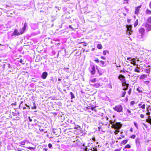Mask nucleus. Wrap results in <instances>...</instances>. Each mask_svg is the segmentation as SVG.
<instances>
[{"label":"nucleus","mask_w":151,"mask_h":151,"mask_svg":"<svg viewBox=\"0 0 151 151\" xmlns=\"http://www.w3.org/2000/svg\"><path fill=\"white\" fill-rule=\"evenodd\" d=\"M123 108L122 106L120 104L115 106L113 108V109L114 111L119 113L122 112Z\"/></svg>","instance_id":"1"},{"label":"nucleus","mask_w":151,"mask_h":151,"mask_svg":"<svg viewBox=\"0 0 151 151\" xmlns=\"http://www.w3.org/2000/svg\"><path fill=\"white\" fill-rule=\"evenodd\" d=\"M122 125L119 122H116L113 125H112L111 127L112 128L114 129H120Z\"/></svg>","instance_id":"2"},{"label":"nucleus","mask_w":151,"mask_h":151,"mask_svg":"<svg viewBox=\"0 0 151 151\" xmlns=\"http://www.w3.org/2000/svg\"><path fill=\"white\" fill-rule=\"evenodd\" d=\"M22 34H23V33H21V31L20 30V32H19L18 30L16 29L14 30L13 33L12 34L11 36L12 38H14V36H19Z\"/></svg>","instance_id":"3"},{"label":"nucleus","mask_w":151,"mask_h":151,"mask_svg":"<svg viewBox=\"0 0 151 151\" xmlns=\"http://www.w3.org/2000/svg\"><path fill=\"white\" fill-rule=\"evenodd\" d=\"M127 28V33L128 35H130L132 32V26L130 25H127L126 26Z\"/></svg>","instance_id":"4"},{"label":"nucleus","mask_w":151,"mask_h":151,"mask_svg":"<svg viewBox=\"0 0 151 151\" xmlns=\"http://www.w3.org/2000/svg\"><path fill=\"white\" fill-rule=\"evenodd\" d=\"M27 24L26 22H25L24 24L23 27L22 28L20 29V31H21V33H23L25 32L27 27Z\"/></svg>","instance_id":"5"},{"label":"nucleus","mask_w":151,"mask_h":151,"mask_svg":"<svg viewBox=\"0 0 151 151\" xmlns=\"http://www.w3.org/2000/svg\"><path fill=\"white\" fill-rule=\"evenodd\" d=\"M118 78L123 83H125V76L122 74H120L118 76Z\"/></svg>","instance_id":"6"},{"label":"nucleus","mask_w":151,"mask_h":151,"mask_svg":"<svg viewBox=\"0 0 151 151\" xmlns=\"http://www.w3.org/2000/svg\"><path fill=\"white\" fill-rule=\"evenodd\" d=\"M90 70V72L92 75H94L95 74L96 69L95 66L94 65H93L91 67Z\"/></svg>","instance_id":"7"},{"label":"nucleus","mask_w":151,"mask_h":151,"mask_svg":"<svg viewBox=\"0 0 151 151\" xmlns=\"http://www.w3.org/2000/svg\"><path fill=\"white\" fill-rule=\"evenodd\" d=\"M136 145L137 147H139L140 145V139L139 137H137L135 139Z\"/></svg>","instance_id":"8"},{"label":"nucleus","mask_w":151,"mask_h":151,"mask_svg":"<svg viewBox=\"0 0 151 151\" xmlns=\"http://www.w3.org/2000/svg\"><path fill=\"white\" fill-rule=\"evenodd\" d=\"M48 75V73L46 71L44 72L41 76V77L43 79H45L46 78Z\"/></svg>","instance_id":"9"},{"label":"nucleus","mask_w":151,"mask_h":151,"mask_svg":"<svg viewBox=\"0 0 151 151\" xmlns=\"http://www.w3.org/2000/svg\"><path fill=\"white\" fill-rule=\"evenodd\" d=\"M143 102H141L138 105V106L139 108H142V109H145V104H143Z\"/></svg>","instance_id":"10"},{"label":"nucleus","mask_w":151,"mask_h":151,"mask_svg":"<svg viewBox=\"0 0 151 151\" xmlns=\"http://www.w3.org/2000/svg\"><path fill=\"white\" fill-rule=\"evenodd\" d=\"M90 84L93 86L95 88H99L101 86V84L99 83H97L94 84Z\"/></svg>","instance_id":"11"},{"label":"nucleus","mask_w":151,"mask_h":151,"mask_svg":"<svg viewBox=\"0 0 151 151\" xmlns=\"http://www.w3.org/2000/svg\"><path fill=\"white\" fill-rule=\"evenodd\" d=\"M122 85L123 86H124V87L123 88V90L124 91H126L127 90L128 88V85L126 83H122Z\"/></svg>","instance_id":"12"},{"label":"nucleus","mask_w":151,"mask_h":151,"mask_svg":"<svg viewBox=\"0 0 151 151\" xmlns=\"http://www.w3.org/2000/svg\"><path fill=\"white\" fill-rule=\"evenodd\" d=\"M141 7V6L140 5L136 8L135 10V14H137L139 13L140 9Z\"/></svg>","instance_id":"13"},{"label":"nucleus","mask_w":151,"mask_h":151,"mask_svg":"<svg viewBox=\"0 0 151 151\" xmlns=\"http://www.w3.org/2000/svg\"><path fill=\"white\" fill-rule=\"evenodd\" d=\"M138 38L141 41H143L144 40V35L141 34L140 35H139L138 36Z\"/></svg>","instance_id":"14"},{"label":"nucleus","mask_w":151,"mask_h":151,"mask_svg":"<svg viewBox=\"0 0 151 151\" xmlns=\"http://www.w3.org/2000/svg\"><path fill=\"white\" fill-rule=\"evenodd\" d=\"M145 27L147 30L148 31L151 30V25L148 24H145Z\"/></svg>","instance_id":"15"},{"label":"nucleus","mask_w":151,"mask_h":151,"mask_svg":"<svg viewBox=\"0 0 151 151\" xmlns=\"http://www.w3.org/2000/svg\"><path fill=\"white\" fill-rule=\"evenodd\" d=\"M74 129L77 130L81 131L82 129L81 127L78 125H75Z\"/></svg>","instance_id":"16"},{"label":"nucleus","mask_w":151,"mask_h":151,"mask_svg":"<svg viewBox=\"0 0 151 151\" xmlns=\"http://www.w3.org/2000/svg\"><path fill=\"white\" fill-rule=\"evenodd\" d=\"M145 30L143 28H141L139 30V33L141 35H144Z\"/></svg>","instance_id":"17"},{"label":"nucleus","mask_w":151,"mask_h":151,"mask_svg":"<svg viewBox=\"0 0 151 151\" xmlns=\"http://www.w3.org/2000/svg\"><path fill=\"white\" fill-rule=\"evenodd\" d=\"M131 146L130 145H129V144H127V145H126L123 148V150L124 151H127V150L126 149H127V148L129 149L131 148Z\"/></svg>","instance_id":"18"},{"label":"nucleus","mask_w":151,"mask_h":151,"mask_svg":"<svg viewBox=\"0 0 151 151\" xmlns=\"http://www.w3.org/2000/svg\"><path fill=\"white\" fill-rule=\"evenodd\" d=\"M24 147L26 148L29 150H32L35 151V147Z\"/></svg>","instance_id":"19"},{"label":"nucleus","mask_w":151,"mask_h":151,"mask_svg":"<svg viewBox=\"0 0 151 151\" xmlns=\"http://www.w3.org/2000/svg\"><path fill=\"white\" fill-rule=\"evenodd\" d=\"M128 139H125V140H123L122 141V142H121V144L123 145H125L127 143V142H128Z\"/></svg>","instance_id":"20"},{"label":"nucleus","mask_w":151,"mask_h":151,"mask_svg":"<svg viewBox=\"0 0 151 151\" xmlns=\"http://www.w3.org/2000/svg\"><path fill=\"white\" fill-rule=\"evenodd\" d=\"M96 78H94L93 79H91L89 80V83H90V82L94 83H95L96 81Z\"/></svg>","instance_id":"21"},{"label":"nucleus","mask_w":151,"mask_h":151,"mask_svg":"<svg viewBox=\"0 0 151 151\" xmlns=\"http://www.w3.org/2000/svg\"><path fill=\"white\" fill-rule=\"evenodd\" d=\"M70 94L71 96V99H73V98H75V95L72 92H70Z\"/></svg>","instance_id":"22"},{"label":"nucleus","mask_w":151,"mask_h":151,"mask_svg":"<svg viewBox=\"0 0 151 151\" xmlns=\"http://www.w3.org/2000/svg\"><path fill=\"white\" fill-rule=\"evenodd\" d=\"M146 13L147 14H151V11L149 9H147L146 11Z\"/></svg>","instance_id":"23"},{"label":"nucleus","mask_w":151,"mask_h":151,"mask_svg":"<svg viewBox=\"0 0 151 151\" xmlns=\"http://www.w3.org/2000/svg\"><path fill=\"white\" fill-rule=\"evenodd\" d=\"M144 71L146 72V73L149 74L150 72V69H145Z\"/></svg>","instance_id":"24"},{"label":"nucleus","mask_w":151,"mask_h":151,"mask_svg":"<svg viewBox=\"0 0 151 151\" xmlns=\"http://www.w3.org/2000/svg\"><path fill=\"white\" fill-rule=\"evenodd\" d=\"M97 47L99 49H101L102 48V47L101 44H99L97 45Z\"/></svg>","instance_id":"25"},{"label":"nucleus","mask_w":151,"mask_h":151,"mask_svg":"<svg viewBox=\"0 0 151 151\" xmlns=\"http://www.w3.org/2000/svg\"><path fill=\"white\" fill-rule=\"evenodd\" d=\"M116 130L114 132L115 134H117L119 132V129H115Z\"/></svg>","instance_id":"26"},{"label":"nucleus","mask_w":151,"mask_h":151,"mask_svg":"<svg viewBox=\"0 0 151 151\" xmlns=\"http://www.w3.org/2000/svg\"><path fill=\"white\" fill-rule=\"evenodd\" d=\"M96 107V106L94 107H92L90 108V109L92 111H94L95 112L96 111V110L95 109V108Z\"/></svg>","instance_id":"27"},{"label":"nucleus","mask_w":151,"mask_h":151,"mask_svg":"<svg viewBox=\"0 0 151 151\" xmlns=\"http://www.w3.org/2000/svg\"><path fill=\"white\" fill-rule=\"evenodd\" d=\"M19 143L21 145H24L25 144V141H23L20 142Z\"/></svg>","instance_id":"28"},{"label":"nucleus","mask_w":151,"mask_h":151,"mask_svg":"<svg viewBox=\"0 0 151 151\" xmlns=\"http://www.w3.org/2000/svg\"><path fill=\"white\" fill-rule=\"evenodd\" d=\"M64 69L65 70V71L66 72H67L68 73H69L70 72L69 71V68H64Z\"/></svg>","instance_id":"29"},{"label":"nucleus","mask_w":151,"mask_h":151,"mask_svg":"<svg viewBox=\"0 0 151 151\" xmlns=\"http://www.w3.org/2000/svg\"><path fill=\"white\" fill-rule=\"evenodd\" d=\"M138 24V20L137 19L136 20V21H135V22L134 24V27H135Z\"/></svg>","instance_id":"30"},{"label":"nucleus","mask_w":151,"mask_h":151,"mask_svg":"<svg viewBox=\"0 0 151 151\" xmlns=\"http://www.w3.org/2000/svg\"><path fill=\"white\" fill-rule=\"evenodd\" d=\"M147 22L151 24V17H149L147 19Z\"/></svg>","instance_id":"31"},{"label":"nucleus","mask_w":151,"mask_h":151,"mask_svg":"<svg viewBox=\"0 0 151 151\" xmlns=\"http://www.w3.org/2000/svg\"><path fill=\"white\" fill-rule=\"evenodd\" d=\"M100 63L102 66H104V65L105 64V63L104 61L102 60H101L100 61Z\"/></svg>","instance_id":"32"},{"label":"nucleus","mask_w":151,"mask_h":151,"mask_svg":"<svg viewBox=\"0 0 151 151\" xmlns=\"http://www.w3.org/2000/svg\"><path fill=\"white\" fill-rule=\"evenodd\" d=\"M110 124L113 125L114 123H115V122L113 121L112 120H110L109 121Z\"/></svg>","instance_id":"33"},{"label":"nucleus","mask_w":151,"mask_h":151,"mask_svg":"<svg viewBox=\"0 0 151 151\" xmlns=\"http://www.w3.org/2000/svg\"><path fill=\"white\" fill-rule=\"evenodd\" d=\"M107 86L109 88H112L111 84L110 83H109L108 84Z\"/></svg>","instance_id":"34"},{"label":"nucleus","mask_w":151,"mask_h":151,"mask_svg":"<svg viewBox=\"0 0 151 151\" xmlns=\"http://www.w3.org/2000/svg\"><path fill=\"white\" fill-rule=\"evenodd\" d=\"M91 151H97V150L96 147H94L91 149Z\"/></svg>","instance_id":"35"},{"label":"nucleus","mask_w":151,"mask_h":151,"mask_svg":"<svg viewBox=\"0 0 151 151\" xmlns=\"http://www.w3.org/2000/svg\"><path fill=\"white\" fill-rule=\"evenodd\" d=\"M137 91H138V92L139 93H142V90H141L139 89L138 88H137Z\"/></svg>","instance_id":"36"},{"label":"nucleus","mask_w":151,"mask_h":151,"mask_svg":"<svg viewBox=\"0 0 151 151\" xmlns=\"http://www.w3.org/2000/svg\"><path fill=\"white\" fill-rule=\"evenodd\" d=\"M107 52L109 53V52L106 50H104L103 52V54L104 55H105Z\"/></svg>","instance_id":"37"},{"label":"nucleus","mask_w":151,"mask_h":151,"mask_svg":"<svg viewBox=\"0 0 151 151\" xmlns=\"http://www.w3.org/2000/svg\"><path fill=\"white\" fill-rule=\"evenodd\" d=\"M134 71L138 73L140 72V70H138L137 68H136L134 70Z\"/></svg>","instance_id":"38"},{"label":"nucleus","mask_w":151,"mask_h":151,"mask_svg":"<svg viewBox=\"0 0 151 151\" xmlns=\"http://www.w3.org/2000/svg\"><path fill=\"white\" fill-rule=\"evenodd\" d=\"M136 137V135L134 134H133L130 137L131 138H132V139H134Z\"/></svg>","instance_id":"39"},{"label":"nucleus","mask_w":151,"mask_h":151,"mask_svg":"<svg viewBox=\"0 0 151 151\" xmlns=\"http://www.w3.org/2000/svg\"><path fill=\"white\" fill-rule=\"evenodd\" d=\"M34 106L32 107V109H36L37 108V106H36L35 103H33Z\"/></svg>","instance_id":"40"},{"label":"nucleus","mask_w":151,"mask_h":151,"mask_svg":"<svg viewBox=\"0 0 151 151\" xmlns=\"http://www.w3.org/2000/svg\"><path fill=\"white\" fill-rule=\"evenodd\" d=\"M146 76V75H144V74H143V75H142L141 76H140V78H141V79H144V78H145V76Z\"/></svg>","instance_id":"41"},{"label":"nucleus","mask_w":151,"mask_h":151,"mask_svg":"<svg viewBox=\"0 0 151 151\" xmlns=\"http://www.w3.org/2000/svg\"><path fill=\"white\" fill-rule=\"evenodd\" d=\"M7 67H8V68H12V66L10 65L9 63H7Z\"/></svg>","instance_id":"42"},{"label":"nucleus","mask_w":151,"mask_h":151,"mask_svg":"<svg viewBox=\"0 0 151 151\" xmlns=\"http://www.w3.org/2000/svg\"><path fill=\"white\" fill-rule=\"evenodd\" d=\"M126 93V92L125 91H123L122 92V97H124Z\"/></svg>","instance_id":"43"},{"label":"nucleus","mask_w":151,"mask_h":151,"mask_svg":"<svg viewBox=\"0 0 151 151\" xmlns=\"http://www.w3.org/2000/svg\"><path fill=\"white\" fill-rule=\"evenodd\" d=\"M19 62L20 63H22L23 64H24L25 63L23 62V61L22 59H20L19 61Z\"/></svg>","instance_id":"44"},{"label":"nucleus","mask_w":151,"mask_h":151,"mask_svg":"<svg viewBox=\"0 0 151 151\" xmlns=\"http://www.w3.org/2000/svg\"><path fill=\"white\" fill-rule=\"evenodd\" d=\"M48 147L49 148H51L52 147V144L51 143H49L48 145Z\"/></svg>","instance_id":"45"},{"label":"nucleus","mask_w":151,"mask_h":151,"mask_svg":"<svg viewBox=\"0 0 151 151\" xmlns=\"http://www.w3.org/2000/svg\"><path fill=\"white\" fill-rule=\"evenodd\" d=\"M134 126L136 127L137 128V129H138V125L137 124V123L136 122H134Z\"/></svg>","instance_id":"46"},{"label":"nucleus","mask_w":151,"mask_h":151,"mask_svg":"<svg viewBox=\"0 0 151 151\" xmlns=\"http://www.w3.org/2000/svg\"><path fill=\"white\" fill-rule=\"evenodd\" d=\"M129 0H124L123 4L127 3Z\"/></svg>","instance_id":"47"},{"label":"nucleus","mask_w":151,"mask_h":151,"mask_svg":"<svg viewBox=\"0 0 151 151\" xmlns=\"http://www.w3.org/2000/svg\"><path fill=\"white\" fill-rule=\"evenodd\" d=\"M131 88H130L129 89V90L128 92V93L129 95H130L131 93Z\"/></svg>","instance_id":"48"},{"label":"nucleus","mask_w":151,"mask_h":151,"mask_svg":"<svg viewBox=\"0 0 151 151\" xmlns=\"http://www.w3.org/2000/svg\"><path fill=\"white\" fill-rule=\"evenodd\" d=\"M127 111L128 113L129 114H130V115L131 114V111L130 110H129V109H128L127 110Z\"/></svg>","instance_id":"49"},{"label":"nucleus","mask_w":151,"mask_h":151,"mask_svg":"<svg viewBox=\"0 0 151 151\" xmlns=\"http://www.w3.org/2000/svg\"><path fill=\"white\" fill-rule=\"evenodd\" d=\"M130 103L131 105H134L135 104V101H132Z\"/></svg>","instance_id":"50"},{"label":"nucleus","mask_w":151,"mask_h":151,"mask_svg":"<svg viewBox=\"0 0 151 151\" xmlns=\"http://www.w3.org/2000/svg\"><path fill=\"white\" fill-rule=\"evenodd\" d=\"M12 5H11L10 6H9V5H6V8H8V7H10V8H12Z\"/></svg>","instance_id":"51"},{"label":"nucleus","mask_w":151,"mask_h":151,"mask_svg":"<svg viewBox=\"0 0 151 151\" xmlns=\"http://www.w3.org/2000/svg\"><path fill=\"white\" fill-rule=\"evenodd\" d=\"M28 118L30 122H32V119L31 118L30 116H29Z\"/></svg>","instance_id":"52"},{"label":"nucleus","mask_w":151,"mask_h":151,"mask_svg":"<svg viewBox=\"0 0 151 151\" xmlns=\"http://www.w3.org/2000/svg\"><path fill=\"white\" fill-rule=\"evenodd\" d=\"M140 117L142 118H143L144 117V115L143 114H141Z\"/></svg>","instance_id":"53"},{"label":"nucleus","mask_w":151,"mask_h":151,"mask_svg":"<svg viewBox=\"0 0 151 151\" xmlns=\"http://www.w3.org/2000/svg\"><path fill=\"white\" fill-rule=\"evenodd\" d=\"M127 60H129V61H131L132 60V58L131 57L127 58Z\"/></svg>","instance_id":"54"},{"label":"nucleus","mask_w":151,"mask_h":151,"mask_svg":"<svg viewBox=\"0 0 151 151\" xmlns=\"http://www.w3.org/2000/svg\"><path fill=\"white\" fill-rule=\"evenodd\" d=\"M94 61L97 63H98L99 62V60L98 59H95L94 60Z\"/></svg>","instance_id":"55"},{"label":"nucleus","mask_w":151,"mask_h":151,"mask_svg":"<svg viewBox=\"0 0 151 151\" xmlns=\"http://www.w3.org/2000/svg\"><path fill=\"white\" fill-rule=\"evenodd\" d=\"M55 8H57V9H58V10H60V9H61V7H58V6H55Z\"/></svg>","instance_id":"56"},{"label":"nucleus","mask_w":151,"mask_h":151,"mask_svg":"<svg viewBox=\"0 0 151 151\" xmlns=\"http://www.w3.org/2000/svg\"><path fill=\"white\" fill-rule=\"evenodd\" d=\"M147 122L151 124V118L149 119Z\"/></svg>","instance_id":"57"},{"label":"nucleus","mask_w":151,"mask_h":151,"mask_svg":"<svg viewBox=\"0 0 151 151\" xmlns=\"http://www.w3.org/2000/svg\"><path fill=\"white\" fill-rule=\"evenodd\" d=\"M7 149L8 150H10L11 149L10 146H9L7 147Z\"/></svg>","instance_id":"58"},{"label":"nucleus","mask_w":151,"mask_h":151,"mask_svg":"<svg viewBox=\"0 0 151 151\" xmlns=\"http://www.w3.org/2000/svg\"><path fill=\"white\" fill-rule=\"evenodd\" d=\"M11 105H14V106H16L17 105L16 103L15 102V103H12V104Z\"/></svg>","instance_id":"59"},{"label":"nucleus","mask_w":151,"mask_h":151,"mask_svg":"<svg viewBox=\"0 0 151 151\" xmlns=\"http://www.w3.org/2000/svg\"><path fill=\"white\" fill-rule=\"evenodd\" d=\"M69 28L71 29L72 30H74V29L71 27V25H69Z\"/></svg>","instance_id":"60"},{"label":"nucleus","mask_w":151,"mask_h":151,"mask_svg":"<svg viewBox=\"0 0 151 151\" xmlns=\"http://www.w3.org/2000/svg\"><path fill=\"white\" fill-rule=\"evenodd\" d=\"M150 81H145V83L146 84H148V83H150Z\"/></svg>","instance_id":"61"},{"label":"nucleus","mask_w":151,"mask_h":151,"mask_svg":"<svg viewBox=\"0 0 151 151\" xmlns=\"http://www.w3.org/2000/svg\"><path fill=\"white\" fill-rule=\"evenodd\" d=\"M146 114L147 115L149 116L150 114V112H148L146 113Z\"/></svg>","instance_id":"62"},{"label":"nucleus","mask_w":151,"mask_h":151,"mask_svg":"<svg viewBox=\"0 0 151 151\" xmlns=\"http://www.w3.org/2000/svg\"><path fill=\"white\" fill-rule=\"evenodd\" d=\"M101 58L103 59V60H105L106 58L102 56L101 57Z\"/></svg>","instance_id":"63"},{"label":"nucleus","mask_w":151,"mask_h":151,"mask_svg":"<svg viewBox=\"0 0 151 151\" xmlns=\"http://www.w3.org/2000/svg\"><path fill=\"white\" fill-rule=\"evenodd\" d=\"M114 151H120V150L119 149H116Z\"/></svg>","instance_id":"64"}]
</instances>
